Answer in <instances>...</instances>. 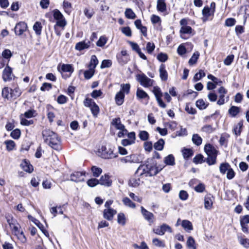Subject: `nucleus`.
Listing matches in <instances>:
<instances>
[{"label":"nucleus","mask_w":249,"mask_h":249,"mask_svg":"<svg viewBox=\"0 0 249 249\" xmlns=\"http://www.w3.org/2000/svg\"><path fill=\"white\" fill-rule=\"evenodd\" d=\"M42 135L44 142L52 148L56 150L61 149L60 139L54 132L45 129L42 131Z\"/></svg>","instance_id":"f257e3e1"},{"label":"nucleus","mask_w":249,"mask_h":249,"mask_svg":"<svg viewBox=\"0 0 249 249\" xmlns=\"http://www.w3.org/2000/svg\"><path fill=\"white\" fill-rule=\"evenodd\" d=\"M7 222L11 229L12 233L15 235L21 243H26L27 239L18 223L13 219L10 218L7 219Z\"/></svg>","instance_id":"f03ea898"},{"label":"nucleus","mask_w":249,"mask_h":249,"mask_svg":"<svg viewBox=\"0 0 249 249\" xmlns=\"http://www.w3.org/2000/svg\"><path fill=\"white\" fill-rule=\"evenodd\" d=\"M98 156L104 159H112L117 157V155L113 152L111 148L102 146L96 152Z\"/></svg>","instance_id":"7ed1b4c3"},{"label":"nucleus","mask_w":249,"mask_h":249,"mask_svg":"<svg viewBox=\"0 0 249 249\" xmlns=\"http://www.w3.org/2000/svg\"><path fill=\"white\" fill-rule=\"evenodd\" d=\"M138 82L144 88H149L153 85L154 81L147 77L144 74H140L137 75Z\"/></svg>","instance_id":"20e7f679"},{"label":"nucleus","mask_w":249,"mask_h":249,"mask_svg":"<svg viewBox=\"0 0 249 249\" xmlns=\"http://www.w3.org/2000/svg\"><path fill=\"white\" fill-rule=\"evenodd\" d=\"M152 91L155 96L159 106L162 108H165L166 107V105L161 99L162 93L161 92L160 88L157 86L154 87Z\"/></svg>","instance_id":"39448f33"},{"label":"nucleus","mask_w":249,"mask_h":249,"mask_svg":"<svg viewBox=\"0 0 249 249\" xmlns=\"http://www.w3.org/2000/svg\"><path fill=\"white\" fill-rule=\"evenodd\" d=\"M153 231L155 233L159 235H164L166 231H168L170 233L172 232V228L166 224H163L160 226L154 228Z\"/></svg>","instance_id":"423d86ee"},{"label":"nucleus","mask_w":249,"mask_h":249,"mask_svg":"<svg viewBox=\"0 0 249 249\" xmlns=\"http://www.w3.org/2000/svg\"><path fill=\"white\" fill-rule=\"evenodd\" d=\"M180 24L181 27L180 29L181 34H191L193 32L192 28L187 26V20L186 18H183L180 21Z\"/></svg>","instance_id":"0eeeda50"},{"label":"nucleus","mask_w":249,"mask_h":249,"mask_svg":"<svg viewBox=\"0 0 249 249\" xmlns=\"http://www.w3.org/2000/svg\"><path fill=\"white\" fill-rule=\"evenodd\" d=\"M215 3L214 2H211L210 6H206L204 7L202 13L204 17L208 18L213 15L215 11Z\"/></svg>","instance_id":"6e6552de"},{"label":"nucleus","mask_w":249,"mask_h":249,"mask_svg":"<svg viewBox=\"0 0 249 249\" xmlns=\"http://www.w3.org/2000/svg\"><path fill=\"white\" fill-rule=\"evenodd\" d=\"M85 172H75L70 176V180L74 182H81L85 180Z\"/></svg>","instance_id":"1a4fd4ad"},{"label":"nucleus","mask_w":249,"mask_h":249,"mask_svg":"<svg viewBox=\"0 0 249 249\" xmlns=\"http://www.w3.org/2000/svg\"><path fill=\"white\" fill-rule=\"evenodd\" d=\"M144 178L137 174L131 178L129 181V185L133 187H137L143 182Z\"/></svg>","instance_id":"9d476101"},{"label":"nucleus","mask_w":249,"mask_h":249,"mask_svg":"<svg viewBox=\"0 0 249 249\" xmlns=\"http://www.w3.org/2000/svg\"><path fill=\"white\" fill-rule=\"evenodd\" d=\"M27 25L24 22H20L17 24L15 28V34L18 36H21L26 31Z\"/></svg>","instance_id":"9b49d317"},{"label":"nucleus","mask_w":249,"mask_h":249,"mask_svg":"<svg viewBox=\"0 0 249 249\" xmlns=\"http://www.w3.org/2000/svg\"><path fill=\"white\" fill-rule=\"evenodd\" d=\"M148 164L141 165L136 172V174L143 178V177H149Z\"/></svg>","instance_id":"f8f14e48"},{"label":"nucleus","mask_w":249,"mask_h":249,"mask_svg":"<svg viewBox=\"0 0 249 249\" xmlns=\"http://www.w3.org/2000/svg\"><path fill=\"white\" fill-rule=\"evenodd\" d=\"M117 213L116 210L112 208L105 209L103 211V216L107 220H112L114 215Z\"/></svg>","instance_id":"ddd939ff"},{"label":"nucleus","mask_w":249,"mask_h":249,"mask_svg":"<svg viewBox=\"0 0 249 249\" xmlns=\"http://www.w3.org/2000/svg\"><path fill=\"white\" fill-rule=\"evenodd\" d=\"M13 75L12 70L9 66H7L4 69L2 73V78L5 82L10 81L12 79Z\"/></svg>","instance_id":"4468645a"},{"label":"nucleus","mask_w":249,"mask_h":249,"mask_svg":"<svg viewBox=\"0 0 249 249\" xmlns=\"http://www.w3.org/2000/svg\"><path fill=\"white\" fill-rule=\"evenodd\" d=\"M148 164L149 177H151L157 175L160 171L161 170L162 168H159L158 167L156 166L155 163L153 164Z\"/></svg>","instance_id":"2eb2a0df"},{"label":"nucleus","mask_w":249,"mask_h":249,"mask_svg":"<svg viewBox=\"0 0 249 249\" xmlns=\"http://www.w3.org/2000/svg\"><path fill=\"white\" fill-rule=\"evenodd\" d=\"M213 197L211 195H208L204 198V207L207 210L211 209L213 204Z\"/></svg>","instance_id":"dca6fc26"},{"label":"nucleus","mask_w":249,"mask_h":249,"mask_svg":"<svg viewBox=\"0 0 249 249\" xmlns=\"http://www.w3.org/2000/svg\"><path fill=\"white\" fill-rule=\"evenodd\" d=\"M21 168L25 172L29 173L33 171V167L30 163L26 160H24L20 164Z\"/></svg>","instance_id":"f3484780"},{"label":"nucleus","mask_w":249,"mask_h":249,"mask_svg":"<svg viewBox=\"0 0 249 249\" xmlns=\"http://www.w3.org/2000/svg\"><path fill=\"white\" fill-rule=\"evenodd\" d=\"M204 151L207 155L217 154V151L211 144H206L204 146Z\"/></svg>","instance_id":"a211bd4d"},{"label":"nucleus","mask_w":249,"mask_h":249,"mask_svg":"<svg viewBox=\"0 0 249 249\" xmlns=\"http://www.w3.org/2000/svg\"><path fill=\"white\" fill-rule=\"evenodd\" d=\"M141 213L144 218L149 222H152V218L154 217L153 214L147 211L142 206L141 207Z\"/></svg>","instance_id":"6ab92c4d"},{"label":"nucleus","mask_w":249,"mask_h":249,"mask_svg":"<svg viewBox=\"0 0 249 249\" xmlns=\"http://www.w3.org/2000/svg\"><path fill=\"white\" fill-rule=\"evenodd\" d=\"M90 41H81L76 43L75 48L78 51H81L85 49H88L90 46Z\"/></svg>","instance_id":"aec40b11"},{"label":"nucleus","mask_w":249,"mask_h":249,"mask_svg":"<svg viewBox=\"0 0 249 249\" xmlns=\"http://www.w3.org/2000/svg\"><path fill=\"white\" fill-rule=\"evenodd\" d=\"M111 124L119 130H122L125 127L124 125L122 124L120 118L113 119L111 122Z\"/></svg>","instance_id":"412c9836"},{"label":"nucleus","mask_w":249,"mask_h":249,"mask_svg":"<svg viewBox=\"0 0 249 249\" xmlns=\"http://www.w3.org/2000/svg\"><path fill=\"white\" fill-rule=\"evenodd\" d=\"M160 76L161 79L163 81H166L168 78V73L165 70V66L163 64H161L159 69Z\"/></svg>","instance_id":"4be33fe9"},{"label":"nucleus","mask_w":249,"mask_h":249,"mask_svg":"<svg viewBox=\"0 0 249 249\" xmlns=\"http://www.w3.org/2000/svg\"><path fill=\"white\" fill-rule=\"evenodd\" d=\"M124 94L122 91L117 92L115 97V100L116 104L118 106L122 105L124 102Z\"/></svg>","instance_id":"5701e85b"},{"label":"nucleus","mask_w":249,"mask_h":249,"mask_svg":"<svg viewBox=\"0 0 249 249\" xmlns=\"http://www.w3.org/2000/svg\"><path fill=\"white\" fill-rule=\"evenodd\" d=\"M99 181V184L102 185L109 186L111 184V181L108 175H105L104 176H102Z\"/></svg>","instance_id":"b1692460"},{"label":"nucleus","mask_w":249,"mask_h":249,"mask_svg":"<svg viewBox=\"0 0 249 249\" xmlns=\"http://www.w3.org/2000/svg\"><path fill=\"white\" fill-rule=\"evenodd\" d=\"M21 91L18 87H16L13 89H11V96L12 99H15L20 96Z\"/></svg>","instance_id":"393cba45"},{"label":"nucleus","mask_w":249,"mask_h":249,"mask_svg":"<svg viewBox=\"0 0 249 249\" xmlns=\"http://www.w3.org/2000/svg\"><path fill=\"white\" fill-rule=\"evenodd\" d=\"M157 10L160 12H164L166 11V5L165 0H157Z\"/></svg>","instance_id":"a878e982"},{"label":"nucleus","mask_w":249,"mask_h":249,"mask_svg":"<svg viewBox=\"0 0 249 249\" xmlns=\"http://www.w3.org/2000/svg\"><path fill=\"white\" fill-rule=\"evenodd\" d=\"M243 125L242 121H240L236 125H234L232 131L236 136L240 135Z\"/></svg>","instance_id":"bb28decb"},{"label":"nucleus","mask_w":249,"mask_h":249,"mask_svg":"<svg viewBox=\"0 0 249 249\" xmlns=\"http://www.w3.org/2000/svg\"><path fill=\"white\" fill-rule=\"evenodd\" d=\"M137 97L139 99H144L147 98L149 99L148 95L142 89L138 88L136 91Z\"/></svg>","instance_id":"cd10ccee"},{"label":"nucleus","mask_w":249,"mask_h":249,"mask_svg":"<svg viewBox=\"0 0 249 249\" xmlns=\"http://www.w3.org/2000/svg\"><path fill=\"white\" fill-rule=\"evenodd\" d=\"M181 225L187 231H191L193 229L192 223L187 220H183L181 223Z\"/></svg>","instance_id":"c85d7f7f"},{"label":"nucleus","mask_w":249,"mask_h":249,"mask_svg":"<svg viewBox=\"0 0 249 249\" xmlns=\"http://www.w3.org/2000/svg\"><path fill=\"white\" fill-rule=\"evenodd\" d=\"M2 96L3 98L8 100L12 99V96H11V89L7 87L3 88L2 90Z\"/></svg>","instance_id":"c756f323"},{"label":"nucleus","mask_w":249,"mask_h":249,"mask_svg":"<svg viewBox=\"0 0 249 249\" xmlns=\"http://www.w3.org/2000/svg\"><path fill=\"white\" fill-rule=\"evenodd\" d=\"M164 144V140L162 139H160L154 144V147L156 150L161 151L163 149Z\"/></svg>","instance_id":"7c9ffc66"},{"label":"nucleus","mask_w":249,"mask_h":249,"mask_svg":"<svg viewBox=\"0 0 249 249\" xmlns=\"http://www.w3.org/2000/svg\"><path fill=\"white\" fill-rule=\"evenodd\" d=\"M42 25L40 22L36 21L33 26V30L37 35H40L42 31Z\"/></svg>","instance_id":"2f4dec72"},{"label":"nucleus","mask_w":249,"mask_h":249,"mask_svg":"<svg viewBox=\"0 0 249 249\" xmlns=\"http://www.w3.org/2000/svg\"><path fill=\"white\" fill-rule=\"evenodd\" d=\"M125 16L128 19H134L136 16L132 10L130 8H126L124 12Z\"/></svg>","instance_id":"473e14b6"},{"label":"nucleus","mask_w":249,"mask_h":249,"mask_svg":"<svg viewBox=\"0 0 249 249\" xmlns=\"http://www.w3.org/2000/svg\"><path fill=\"white\" fill-rule=\"evenodd\" d=\"M4 143L6 145V149L8 151L13 150L16 146L15 142L12 140L5 141Z\"/></svg>","instance_id":"72a5a7b5"},{"label":"nucleus","mask_w":249,"mask_h":249,"mask_svg":"<svg viewBox=\"0 0 249 249\" xmlns=\"http://www.w3.org/2000/svg\"><path fill=\"white\" fill-rule=\"evenodd\" d=\"M122 201L124 204L127 207L133 209L136 207L135 204L127 197L124 198Z\"/></svg>","instance_id":"f704fd0d"},{"label":"nucleus","mask_w":249,"mask_h":249,"mask_svg":"<svg viewBox=\"0 0 249 249\" xmlns=\"http://www.w3.org/2000/svg\"><path fill=\"white\" fill-rule=\"evenodd\" d=\"M164 162L169 165H174L175 164V158L173 155L170 154L164 158Z\"/></svg>","instance_id":"c9c22d12"},{"label":"nucleus","mask_w":249,"mask_h":249,"mask_svg":"<svg viewBox=\"0 0 249 249\" xmlns=\"http://www.w3.org/2000/svg\"><path fill=\"white\" fill-rule=\"evenodd\" d=\"M192 140L193 143L197 146H199L202 143V139L197 134H194Z\"/></svg>","instance_id":"e433bc0d"},{"label":"nucleus","mask_w":249,"mask_h":249,"mask_svg":"<svg viewBox=\"0 0 249 249\" xmlns=\"http://www.w3.org/2000/svg\"><path fill=\"white\" fill-rule=\"evenodd\" d=\"M217 154L207 155L206 162L209 165H212L216 163V157Z\"/></svg>","instance_id":"4c0bfd02"},{"label":"nucleus","mask_w":249,"mask_h":249,"mask_svg":"<svg viewBox=\"0 0 249 249\" xmlns=\"http://www.w3.org/2000/svg\"><path fill=\"white\" fill-rule=\"evenodd\" d=\"M231 166L228 163H222L220 165L219 170L220 172L222 174H225L226 172L230 169Z\"/></svg>","instance_id":"58836bf2"},{"label":"nucleus","mask_w":249,"mask_h":249,"mask_svg":"<svg viewBox=\"0 0 249 249\" xmlns=\"http://www.w3.org/2000/svg\"><path fill=\"white\" fill-rule=\"evenodd\" d=\"M199 56V53L198 52H196L194 53L191 58L189 60V64L190 65H193L197 62V59Z\"/></svg>","instance_id":"ea45409f"},{"label":"nucleus","mask_w":249,"mask_h":249,"mask_svg":"<svg viewBox=\"0 0 249 249\" xmlns=\"http://www.w3.org/2000/svg\"><path fill=\"white\" fill-rule=\"evenodd\" d=\"M98 63V60L97 57L95 55H93L91 57L89 67L95 69V67Z\"/></svg>","instance_id":"a19ab883"},{"label":"nucleus","mask_w":249,"mask_h":249,"mask_svg":"<svg viewBox=\"0 0 249 249\" xmlns=\"http://www.w3.org/2000/svg\"><path fill=\"white\" fill-rule=\"evenodd\" d=\"M196 106L200 109H205L208 105L203 99L198 100L196 103Z\"/></svg>","instance_id":"79ce46f5"},{"label":"nucleus","mask_w":249,"mask_h":249,"mask_svg":"<svg viewBox=\"0 0 249 249\" xmlns=\"http://www.w3.org/2000/svg\"><path fill=\"white\" fill-rule=\"evenodd\" d=\"M214 128L210 124H206L201 128V131L203 132L210 134L213 133L214 131Z\"/></svg>","instance_id":"37998d69"},{"label":"nucleus","mask_w":249,"mask_h":249,"mask_svg":"<svg viewBox=\"0 0 249 249\" xmlns=\"http://www.w3.org/2000/svg\"><path fill=\"white\" fill-rule=\"evenodd\" d=\"M91 170L94 177H98L102 172V170L101 168L95 166H92Z\"/></svg>","instance_id":"c03bdc74"},{"label":"nucleus","mask_w":249,"mask_h":249,"mask_svg":"<svg viewBox=\"0 0 249 249\" xmlns=\"http://www.w3.org/2000/svg\"><path fill=\"white\" fill-rule=\"evenodd\" d=\"M56 20V23L55 25H58L59 27H61L63 29L67 24V21L64 16H62V18H59L57 19Z\"/></svg>","instance_id":"a18cd8bd"},{"label":"nucleus","mask_w":249,"mask_h":249,"mask_svg":"<svg viewBox=\"0 0 249 249\" xmlns=\"http://www.w3.org/2000/svg\"><path fill=\"white\" fill-rule=\"evenodd\" d=\"M186 244H187V246L189 249H196V248L195 245V241L194 239L192 236H189L188 237Z\"/></svg>","instance_id":"49530a36"},{"label":"nucleus","mask_w":249,"mask_h":249,"mask_svg":"<svg viewBox=\"0 0 249 249\" xmlns=\"http://www.w3.org/2000/svg\"><path fill=\"white\" fill-rule=\"evenodd\" d=\"M240 109L239 107L232 106L229 109V113L231 116L235 117L240 112Z\"/></svg>","instance_id":"de8ad7c7"},{"label":"nucleus","mask_w":249,"mask_h":249,"mask_svg":"<svg viewBox=\"0 0 249 249\" xmlns=\"http://www.w3.org/2000/svg\"><path fill=\"white\" fill-rule=\"evenodd\" d=\"M125 216L123 213H119L117 216V222L119 224H121L123 226L125 224Z\"/></svg>","instance_id":"09e8293b"},{"label":"nucleus","mask_w":249,"mask_h":249,"mask_svg":"<svg viewBox=\"0 0 249 249\" xmlns=\"http://www.w3.org/2000/svg\"><path fill=\"white\" fill-rule=\"evenodd\" d=\"M130 85L129 84H122L121 85V90L122 93L128 94L129 92Z\"/></svg>","instance_id":"8fccbe9b"},{"label":"nucleus","mask_w":249,"mask_h":249,"mask_svg":"<svg viewBox=\"0 0 249 249\" xmlns=\"http://www.w3.org/2000/svg\"><path fill=\"white\" fill-rule=\"evenodd\" d=\"M238 241L244 247L249 248V239L247 238H243L242 237H238Z\"/></svg>","instance_id":"3c124183"},{"label":"nucleus","mask_w":249,"mask_h":249,"mask_svg":"<svg viewBox=\"0 0 249 249\" xmlns=\"http://www.w3.org/2000/svg\"><path fill=\"white\" fill-rule=\"evenodd\" d=\"M139 137L141 140L145 141L149 138V134L146 131H140L139 134Z\"/></svg>","instance_id":"603ef678"},{"label":"nucleus","mask_w":249,"mask_h":249,"mask_svg":"<svg viewBox=\"0 0 249 249\" xmlns=\"http://www.w3.org/2000/svg\"><path fill=\"white\" fill-rule=\"evenodd\" d=\"M182 155L185 159H188L193 154V151L190 149H184L182 151Z\"/></svg>","instance_id":"864d4df0"},{"label":"nucleus","mask_w":249,"mask_h":249,"mask_svg":"<svg viewBox=\"0 0 249 249\" xmlns=\"http://www.w3.org/2000/svg\"><path fill=\"white\" fill-rule=\"evenodd\" d=\"M94 73V69L89 68L88 70H87L84 72V77L86 79H89L93 76Z\"/></svg>","instance_id":"5fc2aeb1"},{"label":"nucleus","mask_w":249,"mask_h":249,"mask_svg":"<svg viewBox=\"0 0 249 249\" xmlns=\"http://www.w3.org/2000/svg\"><path fill=\"white\" fill-rule=\"evenodd\" d=\"M205 76V73L203 70H200L198 73H196L194 78L193 80L195 82H196L197 81L201 79L202 77H204Z\"/></svg>","instance_id":"6e6d98bb"},{"label":"nucleus","mask_w":249,"mask_h":249,"mask_svg":"<svg viewBox=\"0 0 249 249\" xmlns=\"http://www.w3.org/2000/svg\"><path fill=\"white\" fill-rule=\"evenodd\" d=\"M61 70L63 72H69L72 73L73 71V69L70 64H63L61 66Z\"/></svg>","instance_id":"4d7b16f0"},{"label":"nucleus","mask_w":249,"mask_h":249,"mask_svg":"<svg viewBox=\"0 0 249 249\" xmlns=\"http://www.w3.org/2000/svg\"><path fill=\"white\" fill-rule=\"evenodd\" d=\"M107 40V38L106 36H101L96 42V45L99 47H103L106 44Z\"/></svg>","instance_id":"13d9d810"},{"label":"nucleus","mask_w":249,"mask_h":249,"mask_svg":"<svg viewBox=\"0 0 249 249\" xmlns=\"http://www.w3.org/2000/svg\"><path fill=\"white\" fill-rule=\"evenodd\" d=\"M152 243L154 246L156 247L161 248L165 247V244L164 242L157 238L153 239Z\"/></svg>","instance_id":"bf43d9fd"},{"label":"nucleus","mask_w":249,"mask_h":249,"mask_svg":"<svg viewBox=\"0 0 249 249\" xmlns=\"http://www.w3.org/2000/svg\"><path fill=\"white\" fill-rule=\"evenodd\" d=\"M21 132L19 129H15L10 134V136L14 139H18L20 136Z\"/></svg>","instance_id":"052dcab7"},{"label":"nucleus","mask_w":249,"mask_h":249,"mask_svg":"<svg viewBox=\"0 0 249 249\" xmlns=\"http://www.w3.org/2000/svg\"><path fill=\"white\" fill-rule=\"evenodd\" d=\"M99 184V181L96 178H91L87 181V184L90 187H93Z\"/></svg>","instance_id":"680f3d73"},{"label":"nucleus","mask_w":249,"mask_h":249,"mask_svg":"<svg viewBox=\"0 0 249 249\" xmlns=\"http://www.w3.org/2000/svg\"><path fill=\"white\" fill-rule=\"evenodd\" d=\"M63 6L65 12L69 14L71 12V3L68 1H64Z\"/></svg>","instance_id":"e2e57ef3"},{"label":"nucleus","mask_w":249,"mask_h":249,"mask_svg":"<svg viewBox=\"0 0 249 249\" xmlns=\"http://www.w3.org/2000/svg\"><path fill=\"white\" fill-rule=\"evenodd\" d=\"M90 109L93 116H95L97 115L99 111V108L95 103L92 104Z\"/></svg>","instance_id":"0e129e2a"},{"label":"nucleus","mask_w":249,"mask_h":249,"mask_svg":"<svg viewBox=\"0 0 249 249\" xmlns=\"http://www.w3.org/2000/svg\"><path fill=\"white\" fill-rule=\"evenodd\" d=\"M185 110L189 114H195L196 112V109L191 106L189 104H186Z\"/></svg>","instance_id":"69168bd1"},{"label":"nucleus","mask_w":249,"mask_h":249,"mask_svg":"<svg viewBox=\"0 0 249 249\" xmlns=\"http://www.w3.org/2000/svg\"><path fill=\"white\" fill-rule=\"evenodd\" d=\"M155 48V44L153 42H148L146 44V49L148 53L151 54L154 51Z\"/></svg>","instance_id":"338daca9"},{"label":"nucleus","mask_w":249,"mask_h":249,"mask_svg":"<svg viewBox=\"0 0 249 249\" xmlns=\"http://www.w3.org/2000/svg\"><path fill=\"white\" fill-rule=\"evenodd\" d=\"M133 247L135 249H149L148 247L144 242H142L140 245L134 244Z\"/></svg>","instance_id":"774afa93"}]
</instances>
